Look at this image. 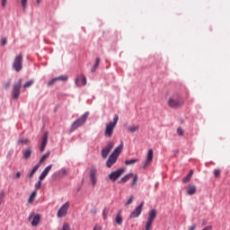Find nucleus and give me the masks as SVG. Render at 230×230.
I'll list each match as a JSON object with an SVG mask.
<instances>
[{"label": "nucleus", "mask_w": 230, "mask_h": 230, "mask_svg": "<svg viewBox=\"0 0 230 230\" xmlns=\"http://www.w3.org/2000/svg\"><path fill=\"white\" fill-rule=\"evenodd\" d=\"M119 119V117L115 114L113 118V121H111L106 124L104 136L105 137H112V134H114V128H116V125H118V120Z\"/></svg>", "instance_id": "1"}, {"label": "nucleus", "mask_w": 230, "mask_h": 230, "mask_svg": "<svg viewBox=\"0 0 230 230\" xmlns=\"http://www.w3.org/2000/svg\"><path fill=\"white\" fill-rule=\"evenodd\" d=\"M168 105L171 109H179V107H182L184 105V99L180 95H172L168 100Z\"/></svg>", "instance_id": "2"}, {"label": "nucleus", "mask_w": 230, "mask_h": 230, "mask_svg": "<svg viewBox=\"0 0 230 230\" xmlns=\"http://www.w3.org/2000/svg\"><path fill=\"white\" fill-rule=\"evenodd\" d=\"M89 118V111L84 112L83 115L80 116L77 119H75L70 128L71 132H75L76 128H79V127H82V125H85V121H87V119Z\"/></svg>", "instance_id": "3"}, {"label": "nucleus", "mask_w": 230, "mask_h": 230, "mask_svg": "<svg viewBox=\"0 0 230 230\" xmlns=\"http://www.w3.org/2000/svg\"><path fill=\"white\" fill-rule=\"evenodd\" d=\"M22 86V79H19L17 83L13 85L12 96L13 100H19L21 96V87Z\"/></svg>", "instance_id": "4"}, {"label": "nucleus", "mask_w": 230, "mask_h": 230, "mask_svg": "<svg viewBox=\"0 0 230 230\" xmlns=\"http://www.w3.org/2000/svg\"><path fill=\"white\" fill-rule=\"evenodd\" d=\"M155 218H157V210L151 209L146 223V230H152V224H154V220H155Z\"/></svg>", "instance_id": "5"}, {"label": "nucleus", "mask_w": 230, "mask_h": 230, "mask_svg": "<svg viewBox=\"0 0 230 230\" xmlns=\"http://www.w3.org/2000/svg\"><path fill=\"white\" fill-rule=\"evenodd\" d=\"M13 69L16 71V73H19L22 69V54H19L13 63Z\"/></svg>", "instance_id": "6"}, {"label": "nucleus", "mask_w": 230, "mask_h": 230, "mask_svg": "<svg viewBox=\"0 0 230 230\" xmlns=\"http://www.w3.org/2000/svg\"><path fill=\"white\" fill-rule=\"evenodd\" d=\"M123 173H125V169L123 168L118 169L117 171L111 172L109 174V179L112 182H116V181H118V179H119V177H121Z\"/></svg>", "instance_id": "7"}, {"label": "nucleus", "mask_w": 230, "mask_h": 230, "mask_svg": "<svg viewBox=\"0 0 230 230\" xmlns=\"http://www.w3.org/2000/svg\"><path fill=\"white\" fill-rule=\"evenodd\" d=\"M69 206H70L69 201H66L65 204H63L60 207L57 214L58 218H64V217L67 215V211L69 210Z\"/></svg>", "instance_id": "8"}, {"label": "nucleus", "mask_w": 230, "mask_h": 230, "mask_svg": "<svg viewBox=\"0 0 230 230\" xmlns=\"http://www.w3.org/2000/svg\"><path fill=\"white\" fill-rule=\"evenodd\" d=\"M31 226L32 227H37V226H39V224H40V214H35V212H31L29 215L28 220H31Z\"/></svg>", "instance_id": "9"}, {"label": "nucleus", "mask_w": 230, "mask_h": 230, "mask_svg": "<svg viewBox=\"0 0 230 230\" xmlns=\"http://www.w3.org/2000/svg\"><path fill=\"white\" fill-rule=\"evenodd\" d=\"M143 206H145V201H142L134 211L130 214L129 218H137L141 213H143Z\"/></svg>", "instance_id": "10"}, {"label": "nucleus", "mask_w": 230, "mask_h": 230, "mask_svg": "<svg viewBox=\"0 0 230 230\" xmlns=\"http://www.w3.org/2000/svg\"><path fill=\"white\" fill-rule=\"evenodd\" d=\"M114 148V143L110 142L104 148L102 149V159H107L109 154H111V150Z\"/></svg>", "instance_id": "11"}, {"label": "nucleus", "mask_w": 230, "mask_h": 230, "mask_svg": "<svg viewBox=\"0 0 230 230\" xmlns=\"http://www.w3.org/2000/svg\"><path fill=\"white\" fill-rule=\"evenodd\" d=\"M75 85L77 87H82L84 85H87V77H85V75H78L75 78Z\"/></svg>", "instance_id": "12"}, {"label": "nucleus", "mask_w": 230, "mask_h": 230, "mask_svg": "<svg viewBox=\"0 0 230 230\" xmlns=\"http://www.w3.org/2000/svg\"><path fill=\"white\" fill-rule=\"evenodd\" d=\"M96 173H98V171L96 170V167H93L90 171V179L92 181V186H96L98 182V178H96Z\"/></svg>", "instance_id": "13"}, {"label": "nucleus", "mask_w": 230, "mask_h": 230, "mask_svg": "<svg viewBox=\"0 0 230 230\" xmlns=\"http://www.w3.org/2000/svg\"><path fill=\"white\" fill-rule=\"evenodd\" d=\"M51 168H53V164H49V166H47L43 170V172L40 173V175L39 176V180L44 181L46 179V177H48V173H49V172H51Z\"/></svg>", "instance_id": "14"}, {"label": "nucleus", "mask_w": 230, "mask_h": 230, "mask_svg": "<svg viewBox=\"0 0 230 230\" xmlns=\"http://www.w3.org/2000/svg\"><path fill=\"white\" fill-rule=\"evenodd\" d=\"M118 161V157L114 156V155H111L106 162L107 168H112L116 162Z\"/></svg>", "instance_id": "15"}, {"label": "nucleus", "mask_w": 230, "mask_h": 230, "mask_svg": "<svg viewBox=\"0 0 230 230\" xmlns=\"http://www.w3.org/2000/svg\"><path fill=\"white\" fill-rule=\"evenodd\" d=\"M154 161V150L149 149L147 152V155H146V163L144 164V168H146V166H148V164H150V163Z\"/></svg>", "instance_id": "16"}, {"label": "nucleus", "mask_w": 230, "mask_h": 230, "mask_svg": "<svg viewBox=\"0 0 230 230\" xmlns=\"http://www.w3.org/2000/svg\"><path fill=\"white\" fill-rule=\"evenodd\" d=\"M49 134L48 132H45L42 137V142L40 146V152H43L46 149V146H48V137Z\"/></svg>", "instance_id": "17"}, {"label": "nucleus", "mask_w": 230, "mask_h": 230, "mask_svg": "<svg viewBox=\"0 0 230 230\" xmlns=\"http://www.w3.org/2000/svg\"><path fill=\"white\" fill-rule=\"evenodd\" d=\"M31 154H33V149L31 148V146L28 147L25 150H22L23 159H30V157H31Z\"/></svg>", "instance_id": "18"}, {"label": "nucleus", "mask_w": 230, "mask_h": 230, "mask_svg": "<svg viewBox=\"0 0 230 230\" xmlns=\"http://www.w3.org/2000/svg\"><path fill=\"white\" fill-rule=\"evenodd\" d=\"M123 151V144H120L119 146H117L113 152L111 153V155L115 157H119V154Z\"/></svg>", "instance_id": "19"}, {"label": "nucleus", "mask_w": 230, "mask_h": 230, "mask_svg": "<svg viewBox=\"0 0 230 230\" xmlns=\"http://www.w3.org/2000/svg\"><path fill=\"white\" fill-rule=\"evenodd\" d=\"M130 177H134V173L126 174L124 177L120 179V181H119V184H123L127 182L128 181L130 180Z\"/></svg>", "instance_id": "20"}, {"label": "nucleus", "mask_w": 230, "mask_h": 230, "mask_svg": "<svg viewBox=\"0 0 230 230\" xmlns=\"http://www.w3.org/2000/svg\"><path fill=\"white\" fill-rule=\"evenodd\" d=\"M187 193L189 195H195V193H197V186L195 185H189L188 189H187Z\"/></svg>", "instance_id": "21"}, {"label": "nucleus", "mask_w": 230, "mask_h": 230, "mask_svg": "<svg viewBox=\"0 0 230 230\" xmlns=\"http://www.w3.org/2000/svg\"><path fill=\"white\" fill-rule=\"evenodd\" d=\"M191 177H193V170H190L186 177L182 179L183 184H186V182H190V181H191Z\"/></svg>", "instance_id": "22"}, {"label": "nucleus", "mask_w": 230, "mask_h": 230, "mask_svg": "<svg viewBox=\"0 0 230 230\" xmlns=\"http://www.w3.org/2000/svg\"><path fill=\"white\" fill-rule=\"evenodd\" d=\"M116 224L121 226L123 224V217H121V211H119L115 217Z\"/></svg>", "instance_id": "23"}, {"label": "nucleus", "mask_w": 230, "mask_h": 230, "mask_svg": "<svg viewBox=\"0 0 230 230\" xmlns=\"http://www.w3.org/2000/svg\"><path fill=\"white\" fill-rule=\"evenodd\" d=\"M39 168H40V164H37L32 170L31 171L30 174H29V179H31V177H33V175H35V173L37 172V170H39Z\"/></svg>", "instance_id": "24"}, {"label": "nucleus", "mask_w": 230, "mask_h": 230, "mask_svg": "<svg viewBox=\"0 0 230 230\" xmlns=\"http://www.w3.org/2000/svg\"><path fill=\"white\" fill-rule=\"evenodd\" d=\"M110 209L111 208L109 207H105L103 208V210H102V218H103V220H107Z\"/></svg>", "instance_id": "25"}, {"label": "nucleus", "mask_w": 230, "mask_h": 230, "mask_svg": "<svg viewBox=\"0 0 230 230\" xmlns=\"http://www.w3.org/2000/svg\"><path fill=\"white\" fill-rule=\"evenodd\" d=\"M56 80L58 82H67V80H69V76H67V75H59V76L56 77Z\"/></svg>", "instance_id": "26"}, {"label": "nucleus", "mask_w": 230, "mask_h": 230, "mask_svg": "<svg viewBox=\"0 0 230 230\" xmlns=\"http://www.w3.org/2000/svg\"><path fill=\"white\" fill-rule=\"evenodd\" d=\"M33 84H35V81L33 79H31V80L27 81L23 84V89H28L29 87H31V85H33Z\"/></svg>", "instance_id": "27"}, {"label": "nucleus", "mask_w": 230, "mask_h": 230, "mask_svg": "<svg viewBox=\"0 0 230 230\" xmlns=\"http://www.w3.org/2000/svg\"><path fill=\"white\" fill-rule=\"evenodd\" d=\"M49 157V152H47L41 156L38 164L40 165L42 164V163H44V161H46Z\"/></svg>", "instance_id": "28"}, {"label": "nucleus", "mask_w": 230, "mask_h": 230, "mask_svg": "<svg viewBox=\"0 0 230 230\" xmlns=\"http://www.w3.org/2000/svg\"><path fill=\"white\" fill-rule=\"evenodd\" d=\"M137 159H131V160H126L125 161V164L126 166H132V164H136V163H137Z\"/></svg>", "instance_id": "29"}, {"label": "nucleus", "mask_w": 230, "mask_h": 230, "mask_svg": "<svg viewBox=\"0 0 230 230\" xmlns=\"http://www.w3.org/2000/svg\"><path fill=\"white\" fill-rule=\"evenodd\" d=\"M128 128L131 134L139 131V126H129Z\"/></svg>", "instance_id": "30"}, {"label": "nucleus", "mask_w": 230, "mask_h": 230, "mask_svg": "<svg viewBox=\"0 0 230 230\" xmlns=\"http://www.w3.org/2000/svg\"><path fill=\"white\" fill-rule=\"evenodd\" d=\"M58 82L57 80V77L52 78L50 81L48 82L47 85L48 87H51L52 85H55Z\"/></svg>", "instance_id": "31"}, {"label": "nucleus", "mask_w": 230, "mask_h": 230, "mask_svg": "<svg viewBox=\"0 0 230 230\" xmlns=\"http://www.w3.org/2000/svg\"><path fill=\"white\" fill-rule=\"evenodd\" d=\"M35 197H37V192L33 191L29 198V200H28L29 204H31V202L35 200Z\"/></svg>", "instance_id": "32"}, {"label": "nucleus", "mask_w": 230, "mask_h": 230, "mask_svg": "<svg viewBox=\"0 0 230 230\" xmlns=\"http://www.w3.org/2000/svg\"><path fill=\"white\" fill-rule=\"evenodd\" d=\"M21 4L22 10H26L28 8V0H21Z\"/></svg>", "instance_id": "33"}, {"label": "nucleus", "mask_w": 230, "mask_h": 230, "mask_svg": "<svg viewBox=\"0 0 230 230\" xmlns=\"http://www.w3.org/2000/svg\"><path fill=\"white\" fill-rule=\"evenodd\" d=\"M4 202V190H0V206Z\"/></svg>", "instance_id": "34"}, {"label": "nucleus", "mask_w": 230, "mask_h": 230, "mask_svg": "<svg viewBox=\"0 0 230 230\" xmlns=\"http://www.w3.org/2000/svg\"><path fill=\"white\" fill-rule=\"evenodd\" d=\"M18 145H28V139H26V138H20L18 140Z\"/></svg>", "instance_id": "35"}, {"label": "nucleus", "mask_w": 230, "mask_h": 230, "mask_svg": "<svg viewBox=\"0 0 230 230\" xmlns=\"http://www.w3.org/2000/svg\"><path fill=\"white\" fill-rule=\"evenodd\" d=\"M100 62H101L100 58H96L95 63L93 65L94 69H98V67L100 66Z\"/></svg>", "instance_id": "36"}, {"label": "nucleus", "mask_w": 230, "mask_h": 230, "mask_svg": "<svg viewBox=\"0 0 230 230\" xmlns=\"http://www.w3.org/2000/svg\"><path fill=\"white\" fill-rule=\"evenodd\" d=\"M42 188V180H39V181L35 184V190H40Z\"/></svg>", "instance_id": "37"}, {"label": "nucleus", "mask_w": 230, "mask_h": 230, "mask_svg": "<svg viewBox=\"0 0 230 230\" xmlns=\"http://www.w3.org/2000/svg\"><path fill=\"white\" fill-rule=\"evenodd\" d=\"M58 173L59 175H66L67 174V171L66 170V168H61L59 171H58Z\"/></svg>", "instance_id": "38"}, {"label": "nucleus", "mask_w": 230, "mask_h": 230, "mask_svg": "<svg viewBox=\"0 0 230 230\" xmlns=\"http://www.w3.org/2000/svg\"><path fill=\"white\" fill-rule=\"evenodd\" d=\"M177 134L178 136H184V130L182 129V128H177Z\"/></svg>", "instance_id": "39"}, {"label": "nucleus", "mask_w": 230, "mask_h": 230, "mask_svg": "<svg viewBox=\"0 0 230 230\" xmlns=\"http://www.w3.org/2000/svg\"><path fill=\"white\" fill-rule=\"evenodd\" d=\"M10 85H12V80L9 79L8 82L4 84V89H10Z\"/></svg>", "instance_id": "40"}, {"label": "nucleus", "mask_w": 230, "mask_h": 230, "mask_svg": "<svg viewBox=\"0 0 230 230\" xmlns=\"http://www.w3.org/2000/svg\"><path fill=\"white\" fill-rule=\"evenodd\" d=\"M133 201H134V196H131V197L128 199V201H127V203H126V206H130V204H132Z\"/></svg>", "instance_id": "41"}, {"label": "nucleus", "mask_w": 230, "mask_h": 230, "mask_svg": "<svg viewBox=\"0 0 230 230\" xmlns=\"http://www.w3.org/2000/svg\"><path fill=\"white\" fill-rule=\"evenodd\" d=\"M137 183V175H135L131 182V186H136Z\"/></svg>", "instance_id": "42"}, {"label": "nucleus", "mask_w": 230, "mask_h": 230, "mask_svg": "<svg viewBox=\"0 0 230 230\" xmlns=\"http://www.w3.org/2000/svg\"><path fill=\"white\" fill-rule=\"evenodd\" d=\"M214 176L220 177V169L214 170Z\"/></svg>", "instance_id": "43"}, {"label": "nucleus", "mask_w": 230, "mask_h": 230, "mask_svg": "<svg viewBox=\"0 0 230 230\" xmlns=\"http://www.w3.org/2000/svg\"><path fill=\"white\" fill-rule=\"evenodd\" d=\"M62 230H71V228L69 227V225H67V223H65L63 225Z\"/></svg>", "instance_id": "44"}, {"label": "nucleus", "mask_w": 230, "mask_h": 230, "mask_svg": "<svg viewBox=\"0 0 230 230\" xmlns=\"http://www.w3.org/2000/svg\"><path fill=\"white\" fill-rule=\"evenodd\" d=\"M8 40H6V38H3L2 39V46H6Z\"/></svg>", "instance_id": "45"}, {"label": "nucleus", "mask_w": 230, "mask_h": 230, "mask_svg": "<svg viewBox=\"0 0 230 230\" xmlns=\"http://www.w3.org/2000/svg\"><path fill=\"white\" fill-rule=\"evenodd\" d=\"M6 4H8V0H2L3 8H4V6H6Z\"/></svg>", "instance_id": "46"}, {"label": "nucleus", "mask_w": 230, "mask_h": 230, "mask_svg": "<svg viewBox=\"0 0 230 230\" xmlns=\"http://www.w3.org/2000/svg\"><path fill=\"white\" fill-rule=\"evenodd\" d=\"M14 179H21V172H16Z\"/></svg>", "instance_id": "47"}, {"label": "nucleus", "mask_w": 230, "mask_h": 230, "mask_svg": "<svg viewBox=\"0 0 230 230\" xmlns=\"http://www.w3.org/2000/svg\"><path fill=\"white\" fill-rule=\"evenodd\" d=\"M195 229H197V224H194L190 227H189V230H195Z\"/></svg>", "instance_id": "48"}, {"label": "nucleus", "mask_w": 230, "mask_h": 230, "mask_svg": "<svg viewBox=\"0 0 230 230\" xmlns=\"http://www.w3.org/2000/svg\"><path fill=\"white\" fill-rule=\"evenodd\" d=\"M102 226H98V225H95L94 227H93V230H102Z\"/></svg>", "instance_id": "49"}, {"label": "nucleus", "mask_w": 230, "mask_h": 230, "mask_svg": "<svg viewBox=\"0 0 230 230\" xmlns=\"http://www.w3.org/2000/svg\"><path fill=\"white\" fill-rule=\"evenodd\" d=\"M204 230H213V226H208L205 227Z\"/></svg>", "instance_id": "50"}, {"label": "nucleus", "mask_w": 230, "mask_h": 230, "mask_svg": "<svg viewBox=\"0 0 230 230\" xmlns=\"http://www.w3.org/2000/svg\"><path fill=\"white\" fill-rule=\"evenodd\" d=\"M207 225H208V220L203 219V220H202V226H207Z\"/></svg>", "instance_id": "51"}, {"label": "nucleus", "mask_w": 230, "mask_h": 230, "mask_svg": "<svg viewBox=\"0 0 230 230\" xmlns=\"http://www.w3.org/2000/svg\"><path fill=\"white\" fill-rule=\"evenodd\" d=\"M91 213H93V215H96V213H97L96 208L92 209V210H91Z\"/></svg>", "instance_id": "52"}, {"label": "nucleus", "mask_w": 230, "mask_h": 230, "mask_svg": "<svg viewBox=\"0 0 230 230\" xmlns=\"http://www.w3.org/2000/svg\"><path fill=\"white\" fill-rule=\"evenodd\" d=\"M91 72L92 73H96V68H94V66H93L92 69H91Z\"/></svg>", "instance_id": "53"}, {"label": "nucleus", "mask_w": 230, "mask_h": 230, "mask_svg": "<svg viewBox=\"0 0 230 230\" xmlns=\"http://www.w3.org/2000/svg\"><path fill=\"white\" fill-rule=\"evenodd\" d=\"M37 4H40V0H36Z\"/></svg>", "instance_id": "54"}, {"label": "nucleus", "mask_w": 230, "mask_h": 230, "mask_svg": "<svg viewBox=\"0 0 230 230\" xmlns=\"http://www.w3.org/2000/svg\"><path fill=\"white\" fill-rule=\"evenodd\" d=\"M203 230H204V228H203Z\"/></svg>", "instance_id": "55"}]
</instances>
